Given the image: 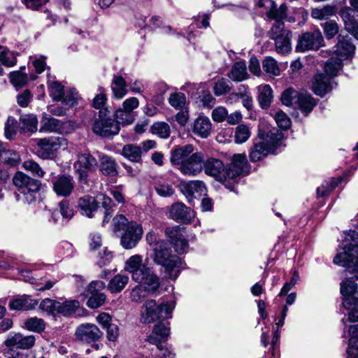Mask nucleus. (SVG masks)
Listing matches in <instances>:
<instances>
[{"label": "nucleus", "instance_id": "1", "mask_svg": "<svg viewBox=\"0 0 358 358\" xmlns=\"http://www.w3.org/2000/svg\"><path fill=\"white\" fill-rule=\"evenodd\" d=\"M203 152H194V146L188 144L171 150L170 160L182 175L195 177L203 171Z\"/></svg>", "mask_w": 358, "mask_h": 358}, {"label": "nucleus", "instance_id": "2", "mask_svg": "<svg viewBox=\"0 0 358 358\" xmlns=\"http://www.w3.org/2000/svg\"><path fill=\"white\" fill-rule=\"evenodd\" d=\"M113 231L120 238V245L125 250L136 247L143 234V227L134 220H129L124 215H116L113 219Z\"/></svg>", "mask_w": 358, "mask_h": 358}, {"label": "nucleus", "instance_id": "3", "mask_svg": "<svg viewBox=\"0 0 358 358\" xmlns=\"http://www.w3.org/2000/svg\"><path fill=\"white\" fill-rule=\"evenodd\" d=\"M150 257L155 264L164 268L167 276L173 280L176 279L185 268V264L178 256L172 254L171 248L166 241L155 245Z\"/></svg>", "mask_w": 358, "mask_h": 358}, {"label": "nucleus", "instance_id": "4", "mask_svg": "<svg viewBox=\"0 0 358 358\" xmlns=\"http://www.w3.org/2000/svg\"><path fill=\"white\" fill-rule=\"evenodd\" d=\"M282 138V132L277 129L268 131L259 129L258 138L255 140L250 153V160L257 162L270 153H276V150L280 145Z\"/></svg>", "mask_w": 358, "mask_h": 358}, {"label": "nucleus", "instance_id": "5", "mask_svg": "<svg viewBox=\"0 0 358 358\" xmlns=\"http://www.w3.org/2000/svg\"><path fill=\"white\" fill-rule=\"evenodd\" d=\"M347 241L343 247L341 248L334 258L335 264L346 268L350 273H355L358 279V244L355 242L358 240V233L354 230H350L345 237Z\"/></svg>", "mask_w": 358, "mask_h": 358}, {"label": "nucleus", "instance_id": "6", "mask_svg": "<svg viewBox=\"0 0 358 358\" xmlns=\"http://www.w3.org/2000/svg\"><path fill=\"white\" fill-rule=\"evenodd\" d=\"M341 70L340 62H334L333 59H329L324 66V73H318L313 78L312 90L313 92L322 97L330 92L337 85L334 79Z\"/></svg>", "mask_w": 358, "mask_h": 358}, {"label": "nucleus", "instance_id": "7", "mask_svg": "<svg viewBox=\"0 0 358 358\" xmlns=\"http://www.w3.org/2000/svg\"><path fill=\"white\" fill-rule=\"evenodd\" d=\"M175 306L174 301L157 305L155 300H147L141 307V321L144 324H150L157 320L170 318Z\"/></svg>", "mask_w": 358, "mask_h": 358}, {"label": "nucleus", "instance_id": "8", "mask_svg": "<svg viewBox=\"0 0 358 358\" xmlns=\"http://www.w3.org/2000/svg\"><path fill=\"white\" fill-rule=\"evenodd\" d=\"M275 23L268 31L270 38L275 41L276 51L282 55L292 50V31L285 28L283 19H275Z\"/></svg>", "mask_w": 358, "mask_h": 358}, {"label": "nucleus", "instance_id": "9", "mask_svg": "<svg viewBox=\"0 0 358 358\" xmlns=\"http://www.w3.org/2000/svg\"><path fill=\"white\" fill-rule=\"evenodd\" d=\"M13 182L20 193L24 194L27 203L31 204L36 201L41 189L40 181L18 171L13 176Z\"/></svg>", "mask_w": 358, "mask_h": 358}, {"label": "nucleus", "instance_id": "10", "mask_svg": "<svg viewBox=\"0 0 358 358\" xmlns=\"http://www.w3.org/2000/svg\"><path fill=\"white\" fill-rule=\"evenodd\" d=\"M36 155L43 159L53 158L60 149L66 148L67 140L61 136H50L36 140Z\"/></svg>", "mask_w": 358, "mask_h": 358}, {"label": "nucleus", "instance_id": "11", "mask_svg": "<svg viewBox=\"0 0 358 358\" xmlns=\"http://www.w3.org/2000/svg\"><path fill=\"white\" fill-rule=\"evenodd\" d=\"M110 111L108 109L99 111V118L95 120L92 130L93 131L103 137L111 135H116L120 131V124L117 120H114L109 117Z\"/></svg>", "mask_w": 358, "mask_h": 358}, {"label": "nucleus", "instance_id": "12", "mask_svg": "<svg viewBox=\"0 0 358 358\" xmlns=\"http://www.w3.org/2000/svg\"><path fill=\"white\" fill-rule=\"evenodd\" d=\"M96 159L89 152L80 153L74 163V168L78 175L79 181L85 185L88 183L89 173L97 168Z\"/></svg>", "mask_w": 358, "mask_h": 358}, {"label": "nucleus", "instance_id": "13", "mask_svg": "<svg viewBox=\"0 0 358 358\" xmlns=\"http://www.w3.org/2000/svg\"><path fill=\"white\" fill-rule=\"evenodd\" d=\"M169 334L170 328L165 324L159 322L155 325L152 334L147 338L150 343L157 346V349L161 352L160 356H162V358H169L167 351L173 353L169 348H164L162 345V343L168 339Z\"/></svg>", "mask_w": 358, "mask_h": 358}, {"label": "nucleus", "instance_id": "14", "mask_svg": "<svg viewBox=\"0 0 358 358\" xmlns=\"http://www.w3.org/2000/svg\"><path fill=\"white\" fill-rule=\"evenodd\" d=\"M324 43L321 31L315 29L312 32L303 33L299 36L296 46L297 52H305L310 50L319 49Z\"/></svg>", "mask_w": 358, "mask_h": 358}, {"label": "nucleus", "instance_id": "15", "mask_svg": "<svg viewBox=\"0 0 358 358\" xmlns=\"http://www.w3.org/2000/svg\"><path fill=\"white\" fill-rule=\"evenodd\" d=\"M203 170L207 176L214 178L219 182H226L228 180L227 170L219 159L214 157L203 159Z\"/></svg>", "mask_w": 358, "mask_h": 358}, {"label": "nucleus", "instance_id": "16", "mask_svg": "<svg viewBox=\"0 0 358 358\" xmlns=\"http://www.w3.org/2000/svg\"><path fill=\"white\" fill-rule=\"evenodd\" d=\"M350 38L348 36H338V43L335 46L333 59L334 62H340L341 68L343 67V61L350 59L353 57L355 46L350 42Z\"/></svg>", "mask_w": 358, "mask_h": 358}, {"label": "nucleus", "instance_id": "17", "mask_svg": "<svg viewBox=\"0 0 358 358\" xmlns=\"http://www.w3.org/2000/svg\"><path fill=\"white\" fill-rule=\"evenodd\" d=\"M102 335L103 333L99 327L92 323L81 324L75 331L76 339L87 343H96Z\"/></svg>", "mask_w": 358, "mask_h": 358}, {"label": "nucleus", "instance_id": "18", "mask_svg": "<svg viewBox=\"0 0 358 358\" xmlns=\"http://www.w3.org/2000/svg\"><path fill=\"white\" fill-rule=\"evenodd\" d=\"M341 293L343 297V306L345 309H349L352 306H358L357 285L352 279H346L341 283Z\"/></svg>", "mask_w": 358, "mask_h": 358}, {"label": "nucleus", "instance_id": "19", "mask_svg": "<svg viewBox=\"0 0 358 358\" xmlns=\"http://www.w3.org/2000/svg\"><path fill=\"white\" fill-rule=\"evenodd\" d=\"M228 180H235L237 177L249 172L248 160L244 154H236L233 156L231 163L227 166Z\"/></svg>", "mask_w": 358, "mask_h": 358}, {"label": "nucleus", "instance_id": "20", "mask_svg": "<svg viewBox=\"0 0 358 358\" xmlns=\"http://www.w3.org/2000/svg\"><path fill=\"white\" fill-rule=\"evenodd\" d=\"M139 106V101L136 97L127 99L122 103V108L115 113V117L122 124H129L134 122L132 111Z\"/></svg>", "mask_w": 358, "mask_h": 358}, {"label": "nucleus", "instance_id": "21", "mask_svg": "<svg viewBox=\"0 0 358 358\" xmlns=\"http://www.w3.org/2000/svg\"><path fill=\"white\" fill-rule=\"evenodd\" d=\"M52 182L53 191L58 196L67 197L74 189L73 178L69 175H58Z\"/></svg>", "mask_w": 358, "mask_h": 358}, {"label": "nucleus", "instance_id": "22", "mask_svg": "<svg viewBox=\"0 0 358 358\" xmlns=\"http://www.w3.org/2000/svg\"><path fill=\"white\" fill-rule=\"evenodd\" d=\"M149 268L143 264V257L140 255L131 256L125 262L124 269L131 274L134 281L141 280L142 275Z\"/></svg>", "mask_w": 358, "mask_h": 358}, {"label": "nucleus", "instance_id": "23", "mask_svg": "<svg viewBox=\"0 0 358 358\" xmlns=\"http://www.w3.org/2000/svg\"><path fill=\"white\" fill-rule=\"evenodd\" d=\"M180 188L189 201H191L193 198L205 194L206 192L205 183L199 180L182 182L180 184Z\"/></svg>", "mask_w": 358, "mask_h": 358}, {"label": "nucleus", "instance_id": "24", "mask_svg": "<svg viewBox=\"0 0 358 358\" xmlns=\"http://www.w3.org/2000/svg\"><path fill=\"white\" fill-rule=\"evenodd\" d=\"M258 6L265 8V15L268 20L285 19L287 17V6L285 3L277 8V5L272 0H259Z\"/></svg>", "mask_w": 358, "mask_h": 358}, {"label": "nucleus", "instance_id": "25", "mask_svg": "<svg viewBox=\"0 0 358 358\" xmlns=\"http://www.w3.org/2000/svg\"><path fill=\"white\" fill-rule=\"evenodd\" d=\"M170 217L173 220L184 224H189L194 217V211L182 203H176L171 206Z\"/></svg>", "mask_w": 358, "mask_h": 358}, {"label": "nucleus", "instance_id": "26", "mask_svg": "<svg viewBox=\"0 0 358 358\" xmlns=\"http://www.w3.org/2000/svg\"><path fill=\"white\" fill-rule=\"evenodd\" d=\"M36 338L33 335L23 336L21 334H10L4 343L6 347L10 348L15 347L20 349L27 350L32 348L35 343Z\"/></svg>", "mask_w": 358, "mask_h": 358}, {"label": "nucleus", "instance_id": "27", "mask_svg": "<svg viewBox=\"0 0 358 358\" xmlns=\"http://www.w3.org/2000/svg\"><path fill=\"white\" fill-rule=\"evenodd\" d=\"M135 282L140 283L150 294V295H157L160 286V280L159 277L154 273L150 268H149L142 275L141 280Z\"/></svg>", "mask_w": 358, "mask_h": 358}, {"label": "nucleus", "instance_id": "28", "mask_svg": "<svg viewBox=\"0 0 358 358\" xmlns=\"http://www.w3.org/2000/svg\"><path fill=\"white\" fill-rule=\"evenodd\" d=\"M37 299L30 295L23 294L17 296L9 301L8 307L12 310H33L38 305Z\"/></svg>", "mask_w": 358, "mask_h": 358}, {"label": "nucleus", "instance_id": "29", "mask_svg": "<svg viewBox=\"0 0 358 358\" xmlns=\"http://www.w3.org/2000/svg\"><path fill=\"white\" fill-rule=\"evenodd\" d=\"M212 124L210 119L203 115H199L192 125V133L201 138H208L211 132Z\"/></svg>", "mask_w": 358, "mask_h": 358}, {"label": "nucleus", "instance_id": "30", "mask_svg": "<svg viewBox=\"0 0 358 358\" xmlns=\"http://www.w3.org/2000/svg\"><path fill=\"white\" fill-rule=\"evenodd\" d=\"M78 208L83 215L92 217L99 208V204L94 197L85 195L78 199Z\"/></svg>", "mask_w": 358, "mask_h": 358}, {"label": "nucleus", "instance_id": "31", "mask_svg": "<svg viewBox=\"0 0 358 358\" xmlns=\"http://www.w3.org/2000/svg\"><path fill=\"white\" fill-rule=\"evenodd\" d=\"M316 103L315 99L307 93H299L294 101V106L300 109L305 115H308L313 110Z\"/></svg>", "mask_w": 358, "mask_h": 358}, {"label": "nucleus", "instance_id": "32", "mask_svg": "<svg viewBox=\"0 0 358 358\" xmlns=\"http://www.w3.org/2000/svg\"><path fill=\"white\" fill-rule=\"evenodd\" d=\"M354 10L347 8L341 12L346 30L358 40V22L355 18Z\"/></svg>", "mask_w": 358, "mask_h": 358}, {"label": "nucleus", "instance_id": "33", "mask_svg": "<svg viewBox=\"0 0 358 358\" xmlns=\"http://www.w3.org/2000/svg\"><path fill=\"white\" fill-rule=\"evenodd\" d=\"M110 87L113 96L117 99H122L128 92L124 78L119 75L113 76Z\"/></svg>", "mask_w": 358, "mask_h": 358}, {"label": "nucleus", "instance_id": "34", "mask_svg": "<svg viewBox=\"0 0 358 358\" xmlns=\"http://www.w3.org/2000/svg\"><path fill=\"white\" fill-rule=\"evenodd\" d=\"M228 77L234 81L241 82L248 78L247 67L245 62H237L231 67Z\"/></svg>", "mask_w": 358, "mask_h": 358}, {"label": "nucleus", "instance_id": "35", "mask_svg": "<svg viewBox=\"0 0 358 358\" xmlns=\"http://www.w3.org/2000/svg\"><path fill=\"white\" fill-rule=\"evenodd\" d=\"M62 122L50 115H44L41 121V131L59 132L62 129Z\"/></svg>", "mask_w": 358, "mask_h": 358}, {"label": "nucleus", "instance_id": "36", "mask_svg": "<svg viewBox=\"0 0 358 358\" xmlns=\"http://www.w3.org/2000/svg\"><path fill=\"white\" fill-rule=\"evenodd\" d=\"M48 90L54 101H60L64 96V86L48 74Z\"/></svg>", "mask_w": 358, "mask_h": 358}, {"label": "nucleus", "instance_id": "37", "mask_svg": "<svg viewBox=\"0 0 358 358\" xmlns=\"http://www.w3.org/2000/svg\"><path fill=\"white\" fill-rule=\"evenodd\" d=\"M80 308V303L77 300L65 301L63 303L58 301L57 314L64 317H70Z\"/></svg>", "mask_w": 358, "mask_h": 358}, {"label": "nucleus", "instance_id": "38", "mask_svg": "<svg viewBox=\"0 0 358 358\" xmlns=\"http://www.w3.org/2000/svg\"><path fill=\"white\" fill-rule=\"evenodd\" d=\"M20 157L17 152L0 145V162L10 166H15L20 163Z\"/></svg>", "mask_w": 358, "mask_h": 358}, {"label": "nucleus", "instance_id": "39", "mask_svg": "<svg viewBox=\"0 0 358 358\" xmlns=\"http://www.w3.org/2000/svg\"><path fill=\"white\" fill-rule=\"evenodd\" d=\"M258 101L262 108H268L273 100V90L270 85H264L258 87Z\"/></svg>", "mask_w": 358, "mask_h": 358}, {"label": "nucleus", "instance_id": "40", "mask_svg": "<svg viewBox=\"0 0 358 358\" xmlns=\"http://www.w3.org/2000/svg\"><path fill=\"white\" fill-rule=\"evenodd\" d=\"M38 120L34 115H26L20 119V129L22 133L35 132L37 130Z\"/></svg>", "mask_w": 358, "mask_h": 358}, {"label": "nucleus", "instance_id": "41", "mask_svg": "<svg viewBox=\"0 0 358 358\" xmlns=\"http://www.w3.org/2000/svg\"><path fill=\"white\" fill-rule=\"evenodd\" d=\"M129 277L126 275L117 274L108 284V290L114 294L120 292L127 285Z\"/></svg>", "mask_w": 358, "mask_h": 358}, {"label": "nucleus", "instance_id": "42", "mask_svg": "<svg viewBox=\"0 0 358 358\" xmlns=\"http://www.w3.org/2000/svg\"><path fill=\"white\" fill-rule=\"evenodd\" d=\"M336 13V7L327 5L321 8H313L311 11V17L316 20H324L334 16Z\"/></svg>", "mask_w": 358, "mask_h": 358}, {"label": "nucleus", "instance_id": "43", "mask_svg": "<svg viewBox=\"0 0 358 358\" xmlns=\"http://www.w3.org/2000/svg\"><path fill=\"white\" fill-rule=\"evenodd\" d=\"M141 148L138 146L127 144L122 150V155L131 162H138L141 159Z\"/></svg>", "mask_w": 358, "mask_h": 358}, {"label": "nucleus", "instance_id": "44", "mask_svg": "<svg viewBox=\"0 0 358 358\" xmlns=\"http://www.w3.org/2000/svg\"><path fill=\"white\" fill-rule=\"evenodd\" d=\"M100 171L103 175L115 176L117 173V164L113 159L105 156L101 159Z\"/></svg>", "mask_w": 358, "mask_h": 358}, {"label": "nucleus", "instance_id": "45", "mask_svg": "<svg viewBox=\"0 0 358 358\" xmlns=\"http://www.w3.org/2000/svg\"><path fill=\"white\" fill-rule=\"evenodd\" d=\"M343 178L339 177L338 178H330L324 181L321 186L317 188V194L319 196L323 197L329 194L341 182Z\"/></svg>", "mask_w": 358, "mask_h": 358}, {"label": "nucleus", "instance_id": "46", "mask_svg": "<svg viewBox=\"0 0 358 358\" xmlns=\"http://www.w3.org/2000/svg\"><path fill=\"white\" fill-rule=\"evenodd\" d=\"M232 87L230 80L221 78L215 83L213 91L215 96H220L228 94L231 90Z\"/></svg>", "mask_w": 358, "mask_h": 358}, {"label": "nucleus", "instance_id": "47", "mask_svg": "<svg viewBox=\"0 0 358 358\" xmlns=\"http://www.w3.org/2000/svg\"><path fill=\"white\" fill-rule=\"evenodd\" d=\"M24 327L30 331L41 333L45 329V322L41 318L33 317L24 322Z\"/></svg>", "mask_w": 358, "mask_h": 358}, {"label": "nucleus", "instance_id": "48", "mask_svg": "<svg viewBox=\"0 0 358 358\" xmlns=\"http://www.w3.org/2000/svg\"><path fill=\"white\" fill-rule=\"evenodd\" d=\"M263 71L270 77L280 74V68L277 62L272 57H266L262 62Z\"/></svg>", "mask_w": 358, "mask_h": 358}, {"label": "nucleus", "instance_id": "49", "mask_svg": "<svg viewBox=\"0 0 358 358\" xmlns=\"http://www.w3.org/2000/svg\"><path fill=\"white\" fill-rule=\"evenodd\" d=\"M151 131L153 134L160 138H167L170 136L171 129L169 125L164 122H155L151 127Z\"/></svg>", "mask_w": 358, "mask_h": 358}, {"label": "nucleus", "instance_id": "50", "mask_svg": "<svg viewBox=\"0 0 358 358\" xmlns=\"http://www.w3.org/2000/svg\"><path fill=\"white\" fill-rule=\"evenodd\" d=\"M58 301L47 298L41 301L39 308L45 312L48 315L55 316L57 314Z\"/></svg>", "mask_w": 358, "mask_h": 358}, {"label": "nucleus", "instance_id": "51", "mask_svg": "<svg viewBox=\"0 0 358 358\" xmlns=\"http://www.w3.org/2000/svg\"><path fill=\"white\" fill-rule=\"evenodd\" d=\"M17 55L18 54L15 52L4 50L0 53V62L4 66L12 67L17 63Z\"/></svg>", "mask_w": 358, "mask_h": 358}, {"label": "nucleus", "instance_id": "52", "mask_svg": "<svg viewBox=\"0 0 358 358\" xmlns=\"http://www.w3.org/2000/svg\"><path fill=\"white\" fill-rule=\"evenodd\" d=\"M22 167L26 171L31 172L34 176L43 178L45 175V171L39 164L33 160L24 161L22 164Z\"/></svg>", "mask_w": 358, "mask_h": 358}, {"label": "nucleus", "instance_id": "53", "mask_svg": "<svg viewBox=\"0 0 358 358\" xmlns=\"http://www.w3.org/2000/svg\"><path fill=\"white\" fill-rule=\"evenodd\" d=\"M250 136V131L248 126L240 124L236 128L234 138L237 143L245 142Z\"/></svg>", "mask_w": 358, "mask_h": 358}, {"label": "nucleus", "instance_id": "54", "mask_svg": "<svg viewBox=\"0 0 358 358\" xmlns=\"http://www.w3.org/2000/svg\"><path fill=\"white\" fill-rule=\"evenodd\" d=\"M150 293L141 284L135 286L131 291L130 297L132 301L141 302Z\"/></svg>", "mask_w": 358, "mask_h": 358}, {"label": "nucleus", "instance_id": "55", "mask_svg": "<svg viewBox=\"0 0 358 358\" xmlns=\"http://www.w3.org/2000/svg\"><path fill=\"white\" fill-rule=\"evenodd\" d=\"M107 101V96L106 94V90L99 87L98 88V94L95 96L93 99L92 106L94 108L101 110L108 109L107 108H103Z\"/></svg>", "mask_w": 358, "mask_h": 358}, {"label": "nucleus", "instance_id": "56", "mask_svg": "<svg viewBox=\"0 0 358 358\" xmlns=\"http://www.w3.org/2000/svg\"><path fill=\"white\" fill-rule=\"evenodd\" d=\"M91 296L88 299L87 305L90 308H97L102 306L106 301V295L102 292L90 293Z\"/></svg>", "mask_w": 358, "mask_h": 358}, {"label": "nucleus", "instance_id": "57", "mask_svg": "<svg viewBox=\"0 0 358 358\" xmlns=\"http://www.w3.org/2000/svg\"><path fill=\"white\" fill-rule=\"evenodd\" d=\"M299 94L293 88H288L282 93L281 101L287 106H294V101L297 99Z\"/></svg>", "mask_w": 358, "mask_h": 358}, {"label": "nucleus", "instance_id": "58", "mask_svg": "<svg viewBox=\"0 0 358 358\" xmlns=\"http://www.w3.org/2000/svg\"><path fill=\"white\" fill-rule=\"evenodd\" d=\"M11 83L17 87L24 86L28 83V78L25 73L20 71H13L10 73Z\"/></svg>", "mask_w": 358, "mask_h": 358}, {"label": "nucleus", "instance_id": "59", "mask_svg": "<svg viewBox=\"0 0 358 358\" xmlns=\"http://www.w3.org/2000/svg\"><path fill=\"white\" fill-rule=\"evenodd\" d=\"M324 32L327 39L334 38L338 32L339 27L334 20L326 22L323 26Z\"/></svg>", "mask_w": 358, "mask_h": 358}, {"label": "nucleus", "instance_id": "60", "mask_svg": "<svg viewBox=\"0 0 358 358\" xmlns=\"http://www.w3.org/2000/svg\"><path fill=\"white\" fill-rule=\"evenodd\" d=\"M186 98L184 94L178 92L170 95L169 102L176 109L182 108L185 104Z\"/></svg>", "mask_w": 358, "mask_h": 358}, {"label": "nucleus", "instance_id": "61", "mask_svg": "<svg viewBox=\"0 0 358 358\" xmlns=\"http://www.w3.org/2000/svg\"><path fill=\"white\" fill-rule=\"evenodd\" d=\"M62 103L66 106L67 108L73 107L77 103L78 94L74 89H71L66 92H64L63 96Z\"/></svg>", "mask_w": 358, "mask_h": 358}, {"label": "nucleus", "instance_id": "62", "mask_svg": "<svg viewBox=\"0 0 358 358\" xmlns=\"http://www.w3.org/2000/svg\"><path fill=\"white\" fill-rule=\"evenodd\" d=\"M274 119L279 127L282 129H287L291 126V120L288 116L282 110L276 112Z\"/></svg>", "mask_w": 358, "mask_h": 358}, {"label": "nucleus", "instance_id": "63", "mask_svg": "<svg viewBox=\"0 0 358 358\" xmlns=\"http://www.w3.org/2000/svg\"><path fill=\"white\" fill-rule=\"evenodd\" d=\"M182 228L180 226L167 227L165 230L166 235L173 243L176 240L183 236Z\"/></svg>", "mask_w": 358, "mask_h": 358}, {"label": "nucleus", "instance_id": "64", "mask_svg": "<svg viewBox=\"0 0 358 358\" xmlns=\"http://www.w3.org/2000/svg\"><path fill=\"white\" fill-rule=\"evenodd\" d=\"M59 211L63 218L69 220L74 214L73 210L70 207L69 201L63 200L59 203Z\"/></svg>", "mask_w": 358, "mask_h": 358}]
</instances>
